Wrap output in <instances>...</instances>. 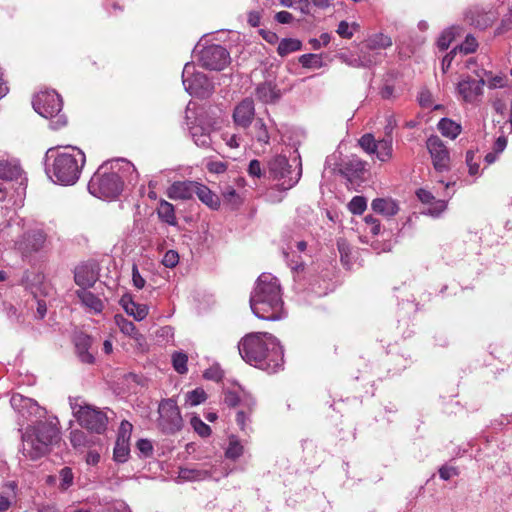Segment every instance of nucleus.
<instances>
[{"mask_svg":"<svg viewBox=\"0 0 512 512\" xmlns=\"http://www.w3.org/2000/svg\"><path fill=\"white\" fill-rule=\"evenodd\" d=\"M194 195H197L199 200L211 209H218L220 206L218 196L204 184L196 183Z\"/></svg>","mask_w":512,"mask_h":512,"instance_id":"nucleus-24","label":"nucleus"},{"mask_svg":"<svg viewBox=\"0 0 512 512\" xmlns=\"http://www.w3.org/2000/svg\"><path fill=\"white\" fill-rule=\"evenodd\" d=\"M457 51H460L464 54L474 53L478 48V42L472 35L468 34L464 40V42L457 46Z\"/></svg>","mask_w":512,"mask_h":512,"instance_id":"nucleus-49","label":"nucleus"},{"mask_svg":"<svg viewBox=\"0 0 512 512\" xmlns=\"http://www.w3.org/2000/svg\"><path fill=\"white\" fill-rule=\"evenodd\" d=\"M250 307L262 320L277 321L286 316L278 279L270 273H262L250 295Z\"/></svg>","mask_w":512,"mask_h":512,"instance_id":"nucleus-3","label":"nucleus"},{"mask_svg":"<svg viewBox=\"0 0 512 512\" xmlns=\"http://www.w3.org/2000/svg\"><path fill=\"white\" fill-rule=\"evenodd\" d=\"M138 173L134 165L126 159L104 162L91 177L88 191L100 199H116L123 191L126 182H136Z\"/></svg>","mask_w":512,"mask_h":512,"instance_id":"nucleus-1","label":"nucleus"},{"mask_svg":"<svg viewBox=\"0 0 512 512\" xmlns=\"http://www.w3.org/2000/svg\"><path fill=\"white\" fill-rule=\"evenodd\" d=\"M360 29V25L356 22L348 23L343 20L338 24L337 34L344 39H351L354 35V32Z\"/></svg>","mask_w":512,"mask_h":512,"instance_id":"nucleus-41","label":"nucleus"},{"mask_svg":"<svg viewBox=\"0 0 512 512\" xmlns=\"http://www.w3.org/2000/svg\"><path fill=\"white\" fill-rule=\"evenodd\" d=\"M360 60H369V67L375 65L379 61L380 54L375 52V50H368L365 48V45L360 50V54L358 55Z\"/></svg>","mask_w":512,"mask_h":512,"instance_id":"nucleus-54","label":"nucleus"},{"mask_svg":"<svg viewBox=\"0 0 512 512\" xmlns=\"http://www.w3.org/2000/svg\"><path fill=\"white\" fill-rule=\"evenodd\" d=\"M199 61L206 69L221 71L230 63V54L225 47L213 44L201 50Z\"/></svg>","mask_w":512,"mask_h":512,"instance_id":"nucleus-13","label":"nucleus"},{"mask_svg":"<svg viewBox=\"0 0 512 512\" xmlns=\"http://www.w3.org/2000/svg\"><path fill=\"white\" fill-rule=\"evenodd\" d=\"M59 477H60V485H59L60 489L67 490L73 484L74 475H73L71 468H69V467L62 468L59 472Z\"/></svg>","mask_w":512,"mask_h":512,"instance_id":"nucleus-50","label":"nucleus"},{"mask_svg":"<svg viewBox=\"0 0 512 512\" xmlns=\"http://www.w3.org/2000/svg\"><path fill=\"white\" fill-rule=\"evenodd\" d=\"M22 169L16 164L7 160H0V179L6 181L16 180L21 176Z\"/></svg>","mask_w":512,"mask_h":512,"instance_id":"nucleus-30","label":"nucleus"},{"mask_svg":"<svg viewBox=\"0 0 512 512\" xmlns=\"http://www.w3.org/2000/svg\"><path fill=\"white\" fill-rule=\"evenodd\" d=\"M244 447L236 436L229 438V444L225 451V456L228 459L236 460L243 455Z\"/></svg>","mask_w":512,"mask_h":512,"instance_id":"nucleus-39","label":"nucleus"},{"mask_svg":"<svg viewBox=\"0 0 512 512\" xmlns=\"http://www.w3.org/2000/svg\"><path fill=\"white\" fill-rule=\"evenodd\" d=\"M458 475V471L455 467L451 466H442L439 469V476L442 480H449L451 477Z\"/></svg>","mask_w":512,"mask_h":512,"instance_id":"nucleus-64","label":"nucleus"},{"mask_svg":"<svg viewBox=\"0 0 512 512\" xmlns=\"http://www.w3.org/2000/svg\"><path fill=\"white\" fill-rule=\"evenodd\" d=\"M359 145L360 147L368 154H375L377 150V141L375 140L374 136L370 133H366L359 139Z\"/></svg>","mask_w":512,"mask_h":512,"instance_id":"nucleus-45","label":"nucleus"},{"mask_svg":"<svg viewBox=\"0 0 512 512\" xmlns=\"http://www.w3.org/2000/svg\"><path fill=\"white\" fill-rule=\"evenodd\" d=\"M57 437L58 429L53 423L39 422L36 426L28 427L22 434L23 456L31 460L41 458Z\"/></svg>","mask_w":512,"mask_h":512,"instance_id":"nucleus-5","label":"nucleus"},{"mask_svg":"<svg viewBox=\"0 0 512 512\" xmlns=\"http://www.w3.org/2000/svg\"><path fill=\"white\" fill-rule=\"evenodd\" d=\"M223 198L226 202L230 203L233 206H237L240 204V197L237 194L236 190L232 187H227L223 193Z\"/></svg>","mask_w":512,"mask_h":512,"instance_id":"nucleus-56","label":"nucleus"},{"mask_svg":"<svg viewBox=\"0 0 512 512\" xmlns=\"http://www.w3.org/2000/svg\"><path fill=\"white\" fill-rule=\"evenodd\" d=\"M130 453V448L127 439L117 438L114 447L113 457L118 463H124L127 461Z\"/></svg>","mask_w":512,"mask_h":512,"instance_id":"nucleus-38","label":"nucleus"},{"mask_svg":"<svg viewBox=\"0 0 512 512\" xmlns=\"http://www.w3.org/2000/svg\"><path fill=\"white\" fill-rule=\"evenodd\" d=\"M494 20L495 16L492 11H486L479 6L470 7L465 12V21L471 26L481 30L491 26Z\"/></svg>","mask_w":512,"mask_h":512,"instance_id":"nucleus-16","label":"nucleus"},{"mask_svg":"<svg viewBox=\"0 0 512 512\" xmlns=\"http://www.w3.org/2000/svg\"><path fill=\"white\" fill-rule=\"evenodd\" d=\"M252 135L253 137L261 144H269L270 141V135L268 132V128L266 124L264 123L263 119L258 118L256 119L253 129H252Z\"/></svg>","mask_w":512,"mask_h":512,"instance_id":"nucleus-37","label":"nucleus"},{"mask_svg":"<svg viewBox=\"0 0 512 512\" xmlns=\"http://www.w3.org/2000/svg\"><path fill=\"white\" fill-rule=\"evenodd\" d=\"M76 295L85 307L89 308L95 313H100L103 310V303L101 299H99L96 295L87 289L77 290Z\"/></svg>","mask_w":512,"mask_h":512,"instance_id":"nucleus-26","label":"nucleus"},{"mask_svg":"<svg viewBox=\"0 0 512 512\" xmlns=\"http://www.w3.org/2000/svg\"><path fill=\"white\" fill-rule=\"evenodd\" d=\"M484 79H473L467 77L458 83V92L466 102H473L483 91Z\"/></svg>","mask_w":512,"mask_h":512,"instance_id":"nucleus-18","label":"nucleus"},{"mask_svg":"<svg viewBox=\"0 0 512 512\" xmlns=\"http://www.w3.org/2000/svg\"><path fill=\"white\" fill-rule=\"evenodd\" d=\"M331 40V35L329 33H322L319 39L313 38L309 40L311 47L314 50L320 49L322 46H327Z\"/></svg>","mask_w":512,"mask_h":512,"instance_id":"nucleus-57","label":"nucleus"},{"mask_svg":"<svg viewBox=\"0 0 512 512\" xmlns=\"http://www.w3.org/2000/svg\"><path fill=\"white\" fill-rule=\"evenodd\" d=\"M206 168L211 173L221 174L227 170V164L222 161H209Z\"/></svg>","mask_w":512,"mask_h":512,"instance_id":"nucleus-59","label":"nucleus"},{"mask_svg":"<svg viewBox=\"0 0 512 512\" xmlns=\"http://www.w3.org/2000/svg\"><path fill=\"white\" fill-rule=\"evenodd\" d=\"M73 415L81 427L96 433L102 434L106 431L108 417L106 413L90 405H73Z\"/></svg>","mask_w":512,"mask_h":512,"instance_id":"nucleus-10","label":"nucleus"},{"mask_svg":"<svg viewBox=\"0 0 512 512\" xmlns=\"http://www.w3.org/2000/svg\"><path fill=\"white\" fill-rule=\"evenodd\" d=\"M255 95L257 99L263 103H274L281 97L280 90L277 85L271 81H266L256 87Z\"/></svg>","mask_w":512,"mask_h":512,"instance_id":"nucleus-23","label":"nucleus"},{"mask_svg":"<svg viewBox=\"0 0 512 512\" xmlns=\"http://www.w3.org/2000/svg\"><path fill=\"white\" fill-rule=\"evenodd\" d=\"M137 448L144 457H148L153 452V446L151 441L147 439H140L137 441Z\"/></svg>","mask_w":512,"mask_h":512,"instance_id":"nucleus-61","label":"nucleus"},{"mask_svg":"<svg viewBox=\"0 0 512 512\" xmlns=\"http://www.w3.org/2000/svg\"><path fill=\"white\" fill-rule=\"evenodd\" d=\"M206 393L201 388H196L186 395V401L190 406H197L206 400Z\"/></svg>","mask_w":512,"mask_h":512,"instance_id":"nucleus-48","label":"nucleus"},{"mask_svg":"<svg viewBox=\"0 0 512 512\" xmlns=\"http://www.w3.org/2000/svg\"><path fill=\"white\" fill-rule=\"evenodd\" d=\"M204 378L217 382L221 381L223 378V371L218 366L210 367L209 369L205 370Z\"/></svg>","mask_w":512,"mask_h":512,"instance_id":"nucleus-58","label":"nucleus"},{"mask_svg":"<svg viewBox=\"0 0 512 512\" xmlns=\"http://www.w3.org/2000/svg\"><path fill=\"white\" fill-rule=\"evenodd\" d=\"M299 63L304 68L319 69L323 66V60L321 55L318 54H303L299 57Z\"/></svg>","mask_w":512,"mask_h":512,"instance_id":"nucleus-40","label":"nucleus"},{"mask_svg":"<svg viewBox=\"0 0 512 512\" xmlns=\"http://www.w3.org/2000/svg\"><path fill=\"white\" fill-rule=\"evenodd\" d=\"M268 172L270 177L274 180L280 181L278 189L286 191L294 187L300 180L302 175V166L299 162V169L294 172L291 170L288 159L285 156L277 155L269 160Z\"/></svg>","mask_w":512,"mask_h":512,"instance_id":"nucleus-9","label":"nucleus"},{"mask_svg":"<svg viewBox=\"0 0 512 512\" xmlns=\"http://www.w3.org/2000/svg\"><path fill=\"white\" fill-rule=\"evenodd\" d=\"M456 28H448L444 30L437 40V46L440 50H446L450 46L451 42L454 40L456 32Z\"/></svg>","mask_w":512,"mask_h":512,"instance_id":"nucleus-43","label":"nucleus"},{"mask_svg":"<svg viewBox=\"0 0 512 512\" xmlns=\"http://www.w3.org/2000/svg\"><path fill=\"white\" fill-rule=\"evenodd\" d=\"M34 110L44 118H50L52 129H60L67 123L66 117L60 114L62 110V99L54 91H43L37 94L33 100Z\"/></svg>","mask_w":512,"mask_h":512,"instance_id":"nucleus-6","label":"nucleus"},{"mask_svg":"<svg viewBox=\"0 0 512 512\" xmlns=\"http://www.w3.org/2000/svg\"><path fill=\"white\" fill-rule=\"evenodd\" d=\"M214 466L211 464H202L194 467L181 468L179 478L183 481H203L213 476Z\"/></svg>","mask_w":512,"mask_h":512,"instance_id":"nucleus-19","label":"nucleus"},{"mask_svg":"<svg viewBox=\"0 0 512 512\" xmlns=\"http://www.w3.org/2000/svg\"><path fill=\"white\" fill-rule=\"evenodd\" d=\"M5 311H6V314H7V317L12 320V321H15V322H18V323H21L24 321V318H23V315L22 313H18V310L16 307H14L13 305L9 304H5Z\"/></svg>","mask_w":512,"mask_h":512,"instance_id":"nucleus-60","label":"nucleus"},{"mask_svg":"<svg viewBox=\"0 0 512 512\" xmlns=\"http://www.w3.org/2000/svg\"><path fill=\"white\" fill-rule=\"evenodd\" d=\"M367 207L366 199L362 196H354L348 204V208L352 214L360 215Z\"/></svg>","mask_w":512,"mask_h":512,"instance_id":"nucleus-47","label":"nucleus"},{"mask_svg":"<svg viewBox=\"0 0 512 512\" xmlns=\"http://www.w3.org/2000/svg\"><path fill=\"white\" fill-rule=\"evenodd\" d=\"M157 425L162 433L171 435L181 430L183 420L179 407L174 399H163L158 406Z\"/></svg>","mask_w":512,"mask_h":512,"instance_id":"nucleus-11","label":"nucleus"},{"mask_svg":"<svg viewBox=\"0 0 512 512\" xmlns=\"http://www.w3.org/2000/svg\"><path fill=\"white\" fill-rule=\"evenodd\" d=\"M86 162L84 152L75 146L49 148L45 153V172L54 182L61 185L75 184Z\"/></svg>","mask_w":512,"mask_h":512,"instance_id":"nucleus-4","label":"nucleus"},{"mask_svg":"<svg viewBox=\"0 0 512 512\" xmlns=\"http://www.w3.org/2000/svg\"><path fill=\"white\" fill-rule=\"evenodd\" d=\"M465 160L469 168V174L472 176L477 175L479 172V159H476V153L473 150H468Z\"/></svg>","mask_w":512,"mask_h":512,"instance_id":"nucleus-51","label":"nucleus"},{"mask_svg":"<svg viewBox=\"0 0 512 512\" xmlns=\"http://www.w3.org/2000/svg\"><path fill=\"white\" fill-rule=\"evenodd\" d=\"M392 45V40L389 36L382 33L372 35L365 41V48L368 50L386 49Z\"/></svg>","mask_w":512,"mask_h":512,"instance_id":"nucleus-32","label":"nucleus"},{"mask_svg":"<svg viewBox=\"0 0 512 512\" xmlns=\"http://www.w3.org/2000/svg\"><path fill=\"white\" fill-rule=\"evenodd\" d=\"M416 196L421 203L429 205L427 213L431 216L437 217L447 208V202L445 200L436 199L427 189H418Z\"/></svg>","mask_w":512,"mask_h":512,"instance_id":"nucleus-20","label":"nucleus"},{"mask_svg":"<svg viewBox=\"0 0 512 512\" xmlns=\"http://www.w3.org/2000/svg\"><path fill=\"white\" fill-rule=\"evenodd\" d=\"M92 339L88 335H79L76 338L75 346L80 360L83 363L91 364L94 362V356L89 352Z\"/></svg>","mask_w":512,"mask_h":512,"instance_id":"nucleus-27","label":"nucleus"},{"mask_svg":"<svg viewBox=\"0 0 512 512\" xmlns=\"http://www.w3.org/2000/svg\"><path fill=\"white\" fill-rule=\"evenodd\" d=\"M367 163L360 158L353 157L344 164V173L350 177H360L366 170Z\"/></svg>","mask_w":512,"mask_h":512,"instance_id":"nucleus-35","label":"nucleus"},{"mask_svg":"<svg viewBox=\"0 0 512 512\" xmlns=\"http://www.w3.org/2000/svg\"><path fill=\"white\" fill-rule=\"evenodd\" d=\"M190 424L194 431L201 437H208L211 434V428L204 423L198 416H193Z\"/></svg>","mask_w":512,"mask_h":512,"instance_id":"nucleus-46","label":"nucleus"},{"mask_svg":"<svg viewBox=\"0 0 512 512\" xmlns=\"http://www.w3.org/2000/svg\"><path fill=\"white\" fill-rule=\"evenodd\" d=\"M192 138L195 144L199 147H208L211 143V138L208 133L203 131L202 127H194L192 129Z\"/></svg>","mask_w":512,"mask_h":512,"instance_id":"nucleus-42","label":"nucleus"},{"mask_svg":"<svg viewBox=\"0 0 512 512\" xmlns=\"http://www.w3.org/2000/svg\"><path fill=\"white\" fill-rule=\"evenodd\" d=\"M132 281L137 289H142L145 286V279L141 276L136 264L132 266Z\"/></svg>","mask_w":512,"mask_h":512,"instance_id":"nucleus-62","label":"nucleus"},{"mask_svg":"<svg viewBox=\"0 0 512 512\" xmlns=\"http://www.w3.org/2000/svg\"><path fill=\"white\" fill-rule=\"evenodd\" d=\"M115 322L123 334H125L131 338L137 339V340L140 337H142L141 334L138 332L134 323L132 321L128 320L127 318H125L124 316L116 315Z\"/></svg>","mask_w":512,"mask_h":512,"instance_id":"nucleus-34","label":"nucleus"},{"mask_svg":"<svg viewBox=\"0 0 512 512\" xmlns=\"http://www.w3.org/2000/svg\"><path fill=\"white\" fill-rule=\"evenodd\" d=\"M196 183L194 181L174 182L167 190V196L173 200H188L194 195Z\"/></svg>","mask_w":512,"mask_h":512,"instance_id":"nucleus-21","label":"nucleus"},{"mask_svg":"<svg viewBox=\"0 0 512 512\" xmlns=\"http://www.w3.org/2000/svg\"><path fill=\"white\" fill-rule=\"evenodd\" d=\"M364 220L366 224L370 225V232L373 235H378L380 233L381 226L377 218L372 215H367L365 216Z\"/></svg>","mask_w":512,"mask_h":512,"instance_id":"nucleus-63","label":"nucleus"},{"mask_svg":"<svg viewBox=\"0 0 512 512\" xmlns=\"http://www.w3.org/2000/svg\"><path fill=\"white\" fill-rule=\"evenodd\" d=\"M179 262V255L174 250H169L164 254L162 264L167 268L175 267Z\"/></svg>","mask_w":512,"mask_h":512,"instance_id":"nucleus-55","label":"nucleus"},{"mask_svg":"<svg viewBox=\"0 0 512 512\" xmlns=\"http://www.w3.org/2000/svg\"><path fill=\"white\" fill-rule=\"evenodd\" d=\"M339 58L346 63L347 65L354 67V68H361V67H369V60H360L359 56H348L346 54H341Z\"/></svg>","mask_w":512,"mask_h":512,"instance_id":"nucleus-52","label":"nucleus"},{"mask_svg":"<svg viewBox=\"0 0 512 512\" xmlns=\"http://www.w3.org/2000/svg\"><path fill=\"white\" fill-rule=\"evenodd\" d=\"M302 47L300 40L295 38H284L282 39L277 47V52L280 56L284 57L290 53L299 51Z\"/></svg>","mask_w":512,"mask_h":512,"instance_id":"nucleus-36","label":"nucleus"},{"mask_svg":"<svg viewBox=\"0 0 512 512\" xmlns=\"http://www.w3.org/2000/svg\"><path fill=\"white\" fill-rule=\"evenodd\" d=\"M70 441L73 447L86 446L88 444L87 435L81 430H73L70 433Z\"/></svg>","mask_w":512,"mask_h":512,"instance_id":"nucleus-53","label":"nucleus"},{"mask_svg":"<svg viewBox=\"0 0 512 512\" xmlns=\"http://www.w3.org/2000/svg\"><path fill=\"white\" fill-rule=\"evenodd\" d=\"M436 171L445 172L450 169V154L444 142L438 136H431L426 142Z\"/></svg>","mask_w":512,"mask_h":512,"instance_id":"nucleus-14","label":"nucleus"},{"mask_svg":"<svg viewBox=\"0 0 512 512\" xmlns=\"http://www.w3.org/2000/svg\"><path fill=\"white\" fill-rule=\"evenodd\" d=\"M10 404L24 420L33 421V418L37 420L45 415V410L35 400L21 394H14L10 399Z\"/></svg>","mask_w":512,"mask_h":512,"instance_id":"nucleus-15","label":"nucleus"},{"mask_svg":"<svg viewBox=\"0 0 512 512\" xmlns=\"http://www.w3.org/2000/svg\"><path fill=\"white\" fill-rule=\"evenodd\" d=\"M43 278L41 274H30L29 272H25L22 277V283L30 291V298L26 300V304L31 310L36 306L34 317L37 319H43L47 313L46 301L41 299V296H47L49 288L43 283Z\"/></svg>","mask_w":512,"mask_h":512,"instance_id":"nucleus-8","label":"nucleus"},{"mask_svg":"<svg viewBox=\"0 0 512 512\" xmlns=\"http://www.w3.org/2000/svg\"><path fill=\"white\" fill-rule=\"evenodd\" d=\"M187 361V355L182 352H175L172 355L173 367L179 374H185L188 371Z\"/></svg>","mask_w":512,"mask_h":512,"instance_id":"nucleus-44","label":"nucleus"},{"mask_svg":"<svg viewBox=\"0 0 512 512\" xmlns=\"http://www.w3.org/2000/svg\"><path fill=\"white\" fill-rule=\"evenodd\" d=\"M238 349L244 361L268 373L277 372L284 363L282 346L267 332L247 334L239 342Z\"/></svg>","mask_w":512,"mask_h":512,"instance_id":"nucleus-2","label":"nucleus"},{"mask_svg":"<svg viewBox=\"0 0 512 512\" xmlns=\"http://www.w3.org/2000/svg\"><path fill=\"white\" fill-rule=\"evenodd\" d=\"M371 207L376 213L387 217L394 216L399 211L397 202L392 199L376 198L372 201Z\"/></svg>","mask_w":512,"mask_h":512,"instance_id":"nucleus-25","label":"nucleus"},{"mask_svg":"<svg viewBox=\"0 0 512 512\" xmlns=\"http://www.w3.org/2000/svg\"><path fill=\"white\" fill-rule=\"evenodd\" d=\"M122 306L128 315L134 317L136 321L143 320L148 315V307L144 304H138L132 300H121Z\"/></svg>","mask_w":512,"mask_h":512,"instance_id":"nucleus-29","label":"nucleus"},{"mask_svg":"<svg viewBox=\"0 0 512 512\" xmlns=\"http://www.w3.org/2000/svg\"><path fill=\"white\" fill-rule=\"evenodd\" d=\"M438 129L445 137L455 139L461 133V125L449 118H442L438 123Z\"/></svg>","mask_w":512,"mask_h":512,"instance_id":"nucleus-31","label":"nucleus"},{"mask_svg":"<svg viewBox=\"0 0 512 512\" xmlns=\"http://www.w3.org/2000/svg\"><path fill=\"white\" fill-rule=\"evenodd\" d=\"M182 83L191 96L206 99L214 92V83L206 74L196 70L194 63L187 62L182 71Z\"/></svg>","mask_w":512,"mask_h":512,"instance_id":"nucleus-7","label":"nucleus"},{"mask_svg":"<svg viewBox=\"0 0 512 512\" xmlns=\"http://www.w3.org/2000/svg\"><path fill=\"white\" fill-rule=\"evenodd\" d=\"M97 279L98 274L91 265L83 264L75 268L74 280L81 289L92 287L96 283Z\"/></svg>","mask_w":512,"mask_h":512,"instance_id":"nucleus-22","label":"nucleus"},{"mask_svg":"<svg viewBox=\"0 0 512 512\" xmlns=\"http://www.w3.org/2000/svg\"><path fill=\"white\" fill-rule=\"evenodd\" d=\"M157 215L159 219L168 225L175 226L177 219L174 206L166 200H161L157 207Z\"/></svg>","mask_w":512,"mask_h":512,"instance_id":"nucleus-28","label":"nucleus"},{"mask_svg":"<svg viewBox=\"0 0 512 512\" xmlns=\"http://www.w3.org/2000/svg\"><path fill=\"white\" fill-rule=\"evenodd\" d=\"M392 142V136L384 137L377 141V150L375 154L380 161L386 162L392 158Z\"/></svg>","mask_w":512,"mask_h":512,"instance_id":"nucleus-33","label":"nucleus"},{"mask_svg":"<svg viewBox=\"0 0 512 512\" xmlns=\"http://www.w3.org/2000/svg\"><path fill=\"white\" fill-rule=\"evenodd\" d=\"M47 242V234L43 229H30L23 233L14 242V249L21 254L23 259L42 251Z\"/></svg>","mask_w":512,"mask_h":512,"instance_id":"nucleus-12","label":"nucleus"},{"mask_svg":"<svg viewBox=\"0 0 512 512\" xmlns=\"http://www.w3.org/2000/svg\"><path fill=\"white\" fill-rule=\"evenodd\" d=\"M255 116L254 102L250 98L242 100L233 111L234 123L242 128H248Z\"/></svg>","mask_w":512,"mask_h":512,"instance_id":"nucleus-17","label":"nucleus"}]
</instances>
